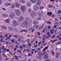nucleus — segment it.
Returning a JSON list of instances; mask_svg holds the SVG:
<instances>
[{
    "instance_id": "obj_4",
    "label": "nucleus",
    "mask_w": 61,
    "mask_h": 61,
    "mask_svg": "<svg viewBox=\"0 0 61 61\" xmlns=\"http://www.w3.org/2000/svg\"><path fill=\"white\" fill-rule=\"evenodd\" d=\"M39 8L36 5H34L33 6V9L35 11H37L38 10Z\"/></svg>"
},
{
    "instance_id": "obj_1",
    "label": "nucleus",
    "mask_w": 61,
    "mask_h": 61,
    "mask_svg": "<svg viewBox=\"0 0 61 61\" xmlns=\"http://www.w3.org/2000/svg\"><path fill=\"white\" fill-rule=\"evenodd\" d=\"M31 20V19L30 18H26V20L24 21L23 23L21 25V26H22L23 27H27L29 26L32 24V23L30 21Z\"/></svg>"
},
{
    "instance_id": "obj_52",
    "label": "nucleus",
    "mask_w": 61,
    "mask_h": 61,
    "mask_svg": "<svg viewBox=\"0 0 61 61\" xmlns=\"http://www.w3.org/2000/svg\"><path fill=\"white\" fill-rule=\"evenodd\" d=\"M3 39H1L0 40V41L1 42H3Z\"/></svg>"
},
{
    "instance_id": "obj_13",
    "label": "nucleus",
    "mask_w": 61,
    "mask_h": 61,
    "mask_svg": "<svg viewBox=\"0 0 61 61\" xmlns=\"http://www.w3.org/2000/svg\"><path fill=\"white\" fill-rule=\"evenodd\" d=\"M30 1L32 3H35L37 1V0H30Z\"/></svg>"
},
{
    "instance_id": "obj_14",
    "label": "nucleus",
    "mask_w": 61,
    "mask_h": 61,
    "mask_svg": "<svg viewBox=\"0 0 61 61\" xmlns=\"http://www.w3.org/2000/svg\"><path fill=\"white\" fill-rule=\"evenodd\" d=\"M5 22L7 23H9V19H7L5 20Z\"/></svg>"
},
{
    "instance_id": "obj_15",
    "label": "nucleus",
    "mask_w": 61,
    "mask_h": 61,
    "mask_svg": "<svg viewBox=\"0 0 61 61\" xmlns=\"http://www.w3.org/2000/svg\"><path fill=\"white\" fill-rule=\"evenodd\" d=\"M1 28H2V29H6L7 28L6 26H2L1 27Z\"/></svg>"
},
{
    "instance_id": "obj_16",
    "label": "nucleus",
    "mask_w": 61,
    "mask_h": 61,
    "mask_svg": "<svg viewBox=\"0 0 61 61\" xmlns=\"http://www.w3.org/2000/svg\"><path fill=\"white\" fill-rule=\"evenodd\" d=\"M52 15V13L51 12H48L47 15H49L50 16L51 15Z\"/></svg>"
},
{
    "instance_id": "obj_20",
    "label": "nucleus",
    "mask_w": 61,
    "mask_h": 61,
    "mask_svg": "<svg viewBox=\"0 0 61 61\" xmlns=\"http://www.w3.org/2000/svg\"><path fill=\"white\" fill-rule=\"evenodd\" d=\"M54 30L53 29H51V30L50 32L51 34H52L54 33Z\"/></svg>"
},
{
    "instance_id": "obj_54",
    "label": "nucleus",
    "mask_w": 61,
    "mask_h": 61,
    "mask_svg": "<svg viewBox=\"0 0 61 61\" xmlns=\"http://www.w3.org/2000/svg\"><path fill=\"white\" fill-rule=\"evenodd\" d=\"M2 50H3V49H4V46H2Z\"/></svg>"
},
{
    "instance_id": "obj_21",
    "label": "nucleus",
    "mask_w": 61,
    "mask_h": 61,
    "mask_svg": "<svg viewBox=\"0 0 61 61\" xmlns=\"http://www.w3.org/2000/svg\"><path fill=\"white\" fill-rule=\"evenodd\" d=\"M27 5L28 6H30V3L29 2H28L27 3Z\"/></svg>"
},
{
    "instance_id": "obj_30",
    "label": "nucleus",
    "mask_w": 61,
    "mask_h": 61,
    "mask_svg": "<svg viewBox=\"0 0 61 61\" xmlns=\"http://www.w3.org/2000/svg\"><path fill=\"white\" fill-rule=\"evenodd\" d=\"M2 3H3V1L1 0H0V5H1L2 4Z\"/></svg>"
},
{
    "instance_id": "obj_8",
    "label": "nucleus",
    "mask_w": 61,
    "mask_h": 61,
    "mask_svg": "<svg viewBox=\"0 0 61 61\" xmlns=\"http://www.w3.org/2000/svg\"><path fill=\"white\" fill-rule=\"evenodd\" d=\"M41 1L40 0H38L37 2V5H41Z\"/></svg>"
},
{
    "instance_id": "obj_51",
    "label": "nucleus",
    "mask_w": 61,
    "mask_h": 61,
    "mask_svg": "<svg viewBox=\"0 0 61 61\" xmlns=\"http://www.w3.org/2000/svg\"><path fill=\"white\" fill-rule=\"evenodd\" d=\"M4 51H6V49L5 48L4 50Z\"/></svg>"
},
{
    "instance_id": "obj_60",
    "label": "nucleus",
    "mask_w": 61,
    "mask_h": 61,
    "mask_svg": "<svg viewBox=\"0 0 61 61\" xmlns=\"http://www.w3.org/2000/svg\"><path fill=\"white\" fill-rule=\"evenodd\" d=\"M37 19L38 20H41V18H39Z\"/></svg>"
},
{
    "instance_id": "obj_53",
    "label": "nucleus",
    "mask_w": 61,
    "mask_h": 61,
    "mask_svg": "<svg viewBox=\"0 0 61 61\" xmlns=\"http://www.w3.org/2000/svg\"><path fill=\"white\" fill-rule=\"evenodd\" d=\"M2 9H3V10H6V9L5 8H3Z\"/></svg>"
},
{
    "instance_id": "obj_50",
    "label": "nucleus",
    "mask_w": 61,
    "mask_h": 61,
    "mask_svg": "<svg viewBox=\"0 0 61 61\" xmlns=\"http://www.w3.org/2000/svg\"><path fill=\"white\" fill-rule=\"evenodd\" d=\"M51 53H52L53 55H54V52L53 51H51Z\"/></svg>"
},
{
    "instance_id": "obj_26",
    "label": "nucleus",
    "mask_w": 61,
    "mask_h": 61,
    "mask_svg": "<svg viewBox=\"0 0 61 61\" xmlns=\"http://www.w3.org/2000/svg\"><path fill=\"white\" fill-rule=\"evenodd\" d=\"M44 26V25H41V26L40 28H39V29L40 30V29H42V28H43V27Z\"/></svg>"
},
{
    "instance_id": "obj_11",
    "label": "nucleus",
    "mask_w": 61,
    "mask_h": 61,
    "mask_svg": "<svg viewBox=\"0 0 61 61\" xmlns=\"http://www.w3.org/2000/svg\"><path fill=\"white\" fill-rule=\"evenodd\" d=\"M59 53L57 52L56 53V58H58L59 57Z\"/></svg>"
},
{
    "instance_id": "obj_5",
    "label": "nucleus",
    "mask_w": 61,
    "mask_h": 61,
    "mask_svg": "<svg viewBox=\"0 0 61 61\" xmlns=\"http://www.w3.org/2000/svg\"><path fill=\"white\" fill-rule=\"evenodd\" d=\"M14 16H15V14L13 13H12L10 15V17L11 18H12Z\"/></svg>"
},
{
    "instance_id": "obj_36",
    "label": "nucleus",
    "mask_w": 61,
    "mask_h": 61,
    "mask_svg": "<svg viewBox=\"0 0 61 61\" xmlns=\"http://www.w3.org/2000/svg\"><path fill=\"white\" fill-rule=\"evenodd\" d=\"M46 23H47V24H51V22L50 21H47Z\"/></svg>"
},
{
    "instance_id": "obj_38",
    "label": "nucleus",
    "mask_w": 61,
    "mask_h": 61,
    "mask_svg": "<svg viewBox=\"0 0 61 61\" xmlns=\"http://www.w3.org/2000/svg\"><path fill=\"white\" fill-rule=\"evenodd\" d=\"M39 27V25H36V28H38Z\"/></svg>"
},
{
    "instance_id": "obj_31",
    "label": "nucleus",
    "mask_w": 61,
    "mask_h": 61,
    "mask_svg": "<svg viewBox=\"0 0 61 61\" xmlns=\"http://www.w3.org/2000/svg\"><path fill=\"white\" fill-rule=\"evenodd\" d=\"M60 13H61V10H60L58 11L57 12V14H60Z\"/></svg>"
},
{
    "instance_id": "obj_56",
    "label": "nucleus",
    "mask_w": 61,
    "mask_h": 61,
    "mask_svg": "<svg viewBox=\"0 0 61 61\" xmlns=\"http://www.w3.org/2000/svg\"><path fill=\"white\" fill-rule=\"evenodd\" d=\"M38 35H39V36L40 35V32H38Z\"/></svg>"
},
{
    "instance_id": "obj_34",
    "label": "nucleus",
    "mask_w": 61,
    "mask_h": 61,
    "mask_svg": "<svg viewBox=\"0 0 61 61\" xmlns=\"http://www.w3.org/2000/svg\"><path fill=\"white\" fill-rule=\"evenodd\" d=\"M27 41L28 43H29L30 42V40L29 39H27Z\"/></svg>"
},
{
    "instance_id": "obj_37",
    "label": "nucleus",
    "mask_w": 61,
    "mask_h": 61,
    "mask_svg": "<svg viewBox=\"0 0 61 61\" xmlns=\"http://www.w3.org/2000/svg\"><path fill=\"white\" fill-rule=\"evenodd\" d=\"M28 56H32V54H28Z\"/></svg>"
},
{
    "instance_id": "obj_28",
    "label": "nucleus",
    "mask_w": 61,
    "mask_h": 61,
    "mask_svg": "<svg viewBox=\"0 0 61 61\" xmlns=\"http://www.w3.org/2000/svg\"><path fill=\"white\" fill-rule=\"evenodd\" d=\"M40 17H41L42 16V14H41V13L40 12L38 13Z\"/></svg>"
},
{
    "instance_id": "obj_47",
    "label": "nucleus",
    "mask_w": 61,
    "mask_h": 61,
    "mask_svg": "<svg viewBox=\"0 0 61 61\" xmlns=\"http://www.w3.org/2000/svg\"><path fill=\"white\" fill-rule=\"evenodd\" d=\"M46 45H47V43H45L43 45V46H46Z\"/></svg>"
},
{
    "instance_id": "obj_49",
    "label": "nucleus",
    "mask_w": 61,
    "mask_h": 61,
    "mask_svg": "<svg viewBox=\"0 0 61 61\" xmlns=\"http://www.w3.org/2000/svg\"><path fill=\"white\" fill-rule=\"evenodd\" d=\"M6 51L7 52H9V50L8 49H7L6 50Z\"/></svg>"
},
{
    "instance_id": "obj_42",
    "label": "nucleus",
    "mask_w": 61,
    "mask_h": 61,
    "mask_svg": "<svg viewBox=\"0 0 61 61\" xmlns=\"http://www.w3.org/2000/svg\"><path fill=\"white\" fill-rule=\"evenodd\" d=\"M3 60V58L1 57L0 58V61H2Z\"/></svg>"
},
{
    "instance_id": "obj_9",
    "label": "nucleus",
    "mask_w": 61,
    "mask_h": 61,
    "mask_svg": "<svg viewBox=\"0 0 61 61\" xmlns=\"http://www.w3.org/2000/svg\"><path fill=\"white\" fill-rule=\"evenodd\" d=\"M24 19V17L23 16H22L18 19V21L19 22H20L21 21V20H23Z\"/></svg>"
},
{
    "instance_id": "obj_35",
    "label": "nucleus",
    "mask_w": 61,
    "mask_h": 61,
    "mask_svg": "<svg viewBox=\"0 0 61 61\" xmlns=\"http://www.w3.org/2000/svg\"><path fill=\"white\" fill-rule=\"evenodd\" d=\"M43 8H44V7H43V6L41 7H40V9L41 10L43 9Z\"/></svg>"
},
{
    "instance_id": "obj_59",
    "label": "nucleus",
    "mask_w": 61,
    "mask_h": 61,
    "mask_svg": "<svg viewBox=\"0 0 61 61\" xmlns=\"http://www.w3.org/2000/svg\"><path fill=\"white\" fill-rule=\"evenodd\" d=\"M21 40V39H18L17 41H20Z\"/></svg>"
},
{
    "instance_id": "obj_22",
    "label": "nucleus",
    "mask_w": 61,
    "mask_h": 61,
    "mask_svg": "<svg viewBox=\"0 0 61 61\" xmlns=\"http://www.w3.org/2000/svg\"><path fill=\"white\" fill-rule=\"evenodd\" d=\"M61 44V41H59L58 43H56V45H60V44Z\"/></svg>"
},
{
    "instance_id": "obj_62",
    "label": "nucleus",
    "mask_w": 61,
    "mask_h": 61,
    "mask_svg": "<svg viewBox=\"0 0 61 61\" xmlns=\"http://www.w3.org/2000/svg\"><path fill=\"white\" fill-rule=\"evenodd\" d=\"M48 28L49 29H50L51 28V27L50 26H49L48 27Z\"/></svg>"
},
{
    "instance_id": "obj_3",
    "label": "nucleus",
    "mask_w": 61,
    "mask_h": 61,
    "mask_svg": "<svg viewBox=\"0 0 61 61\" xmlns=\"http://www.w3.org/2000/svg\"><path fill=\"white\" fill-rule=\"evenodd\" d=\"M12 23L13 24V26L14 27H15L17 25H19V23L16 20H13V21Z\"/></svg>"
},
{
    "instance_id": "obj_27",
    "label": "nucleus",
    "mask_w": 61,
    "mask_h": 61,
    "mask_svg": "<svg viewBox=\"0 0 61 61\" xmlns=\"http://www.w3.org/2000/svg\"><path fill=\"white\" fill-rule=\"evenodd\" d=\"M9 29L10 30H12L13 29L12 28V27L9 26Z\"/></svg>"
},
{
    "instance_id": "obj_29",
    "label": "nucleus",
    "mask_w": 61,
    "mask_h": 61,
    "mask_svg": "<svg viewBox=\"0 0 61 61\" xmlns=\"http://www.w3.org/2000/svg\"><path fill=\"white\" fill-rule=\"evenodd\" d=\"M5 5L6 6H8V3H6L5 4Z\"/></svg>"
},
{
    "instance_id": "obj_23",
    "label": "nucleus",
    "mask_w": 61,
    "mask_h": 61,
    "mask_svg": "<svg viewBox=\"0 0 61 61\" xmlns=\"http://www.w3.org/2000/svg\"><path fill=\"white\" fill-rule=\"evenodd\" d=\"M15 5L14 4H13L11 6V8H15Z\"/></svg>"
},
{
    "instance_id": "obj_45",
    "label": "nucleus",
    "mask_w": 61,
    "mask_h": 61,
    "mask_svg": "<svg viewBox=\"0 0 61 61\" xmlns=\"http://www.w3.org/2000/svg\"><path fill=\"white\" fill-rule=\"evenodd\" d=\"M12 5V3H8V5Z\"/></svg>"
},
{
    "instance_id": "obj_46",
    "label": "nucleus",
    "mask_w": 61,
    "mask_h": 61,
    "mask_svg": "<svg viewBox=\"0 0 61 61\" xmlns=\"http://www.w3.org/2000/svg\"><path fill=\"white\" fill-rule=\"evenodd\" d=\"M28 12H30L31 11V10L30 9H29L28 10Z\"/></svg>"
},
{
    "instance_id": "obj_10",
    "label": "nucleus",
    "mask_w": 61,
    "mask_h": 61,
    "mask_svg": "<svg viewBox=\"0 0 61 61\" xmlns=\"http://www.w3.org/2000/svg\"><path fill=\"white\" fill-rule=\"evenodd\" d=\"M44 57L45 59H46L48 58V54H46L44 56Z\"/></svg>"
},
{
    "instance_id": "obj_25",
    "label": "nucleus",
    "mask_w": 61,
    "mask_h": 61,
    "mask_svg": "<svg viewBox=\"0 0 61 61\" xmlns=\"http://www.w3.org/2000/svg\"><path fill=\"white\" fill-rule=\"evenodd\" d=\"M20 3L22 4H25V1L24 0H23Z\"/></svg>"
},
{
    "instance_id": "obj_39",
    "label": "nucleus",
    "mask_w": 61,
    "mask_h": 61,
    "mask_svg": "<svg viewBox=\"0 0 61 61\" xmlns=\"http://www.w3.org/2000/svg\"><path fill=\"white\" fill-rule=\"evenodd\" d=\"M44 61H51V60L49 59H48Z\"/></svg>"
},
{
    "instance_id": "obj_33",
    "label": "nucleus",
    "mask_w": 61,
    "mask_h": 61,
    "mask_svg": "<svg viewBox=\"0 0 61 61\" xmlns=\"http://www.w3.org/2000/svg\"><path fill=\"white\" fill-rule=\"evenodd\" d=\"M48 7L49 8H51L52 7V5H50L48 6Z\"/></svg>"
},
{
    "instance_id": "obj_63",
    "label": "nucleus",
    "mask_w": 61,
    "mask_h": 61,
    "mask_svg": "<svg viewBox=\"0 0 61 61\" xmlns=\"http://www.w3.org/2000/svg\"><path fill=\"white\" fill-rule=\"evenodd\" d=\"M32 50L33 51H34L36 50L35 49H32Z\"/></svg>"
},
{
    "instance_id": "obj_24",
    "label": "nucleus",
    "mask_w": 61,
    "mask_h": 61,
    "mask_svg": "<svg viewBox=\"0 0 61 61\" xmlns=\"http://www.w3.org/2000/svg\"><path fill=\"white\" fill-rule=\"evenodd\" d=\"M27 32V31L26 30H22L20 31V32Z\"/></svg>"
},
{
    "instance_id": "obj_64",
    "label": "nucleus",
    "mask_w": 61,
    "mask_h": 61,
    "mask_svg": "<svg viewBox=\"0 0 61 61\" xmlns=\"http://www.w3.org/2000/svg\"><path fill=\"white\" fill-rule=\"evenodd\" d=\"M19 37H20V38H23V37L21 36H20Z\"/></svg>"
},
{
    "instance_id": "obj_40",
    "label": "nucleus",
    "mask_w": 61,
    "mask_h": 61,
    "mask_svg": "<svg viewBox=\"0 0 61 61\" xmlns=\"http://www.w3.org/2000/svg\"><path fill=\"white\" fill-rule=\"evenodd\" d=\"M61 16V14H60L59 15H58V17H60Z\"/></svg>"
},
{
    "instance_id": "obj_44",
    "label": "nucleus",
    "mask_w": 61,
    "mask_h": 61,
    "mask_svg": "<svg viewBox=\"0 0 61 61\" xmlns=\"http://www.w3.org/2000/svg\"><path fill=\"white\" fill-rule=\"evenodd\" d=\"M27 59V58H25V59H24V60L22 61H26V60Z\"/></svg>"
},
{
    "instance_id": "obj_17",
    "label": "nucleus",
    "mask_w": 61,
    "mask_h": 61,
    "mask_svg": "<svg viewBox=\"0 0 61 61\" xmlns=\"http://www.w3.org/2000/svg\"><path fill=\"white\" fill-rule=\"evenodd\" d=\"M45 52H44L43 53H41L40 54V56H42L43 55V54H44V55H45L47 53V52H46V51H45Z\"/></svg>"
},
{
    "instance_id": "obj_48",
    "label": "nucleus",
    "mask_w": 61,
    "mask_h": 61,
    "mask_svg": "<svg viewBox=\"0 0 61 61\" xmlns=\"http://www.w3.org/2000/svg\"><path fill=\"white\" fill-rule=\"evenodd\" d=\"M55 36H54V35H53L52 36V38H55Z\"/></svg>"
},
{
    "instance_id": "obj_55",
    "label": "nucleus",
    "mask_w": 61,
    "mask_h": 61,
    "mask_svg": "<svg viewBox=\"0 0 61 61\" xmlns=\"http://www.w3.org/2000/svg\"><path fill=\"white\" fill-rule=\"evenodd\" d=\"M51 16L52 17H55V15H52Z\"/></svg>"
},
{
    "instance_id": "obj_57",
    "label": "nucleus",
    "mask_w": 61,
    "mask_h": 61,
    "mask_svg": "<svg viewBox=\"0 0 61 61\" xmlns=\"http://www.w3.org/2000/svg\"><path fill=\"white\" fill-rule=\"evenodd\" d=\"M26 51H28V52H29V49H27V50H26Z\"/></svg>"
},
{
    "instance_id": "obj_7",
    "label": "nucleus",
    "mask_w": 61,
    "mask_h": 61,
    "mask_svg": "<svg viewBox=\"0 0 61 61\" xmlns=\"http://www.w3.org/2000/svg\"><path fill=\"white\" fill-rule=\"evenodd\" d=\"M21 10L22 11H24L25 10V6H22L21 7Z\"/></svg>"
},
{
    "instance_id": "obj_61",
    "label": "nucleus",
    "mask_w": 61,
    "mask_h": 61,
    "mask_svg": "<svg viewBox=\"0 0 61 61\" xmlns=\"http://www.w3.org/2000/svg\"><path fill=\"white\" fill-rule=\"evenodd\" d=\"M56 25H54V28H56Z\"/></svg>"
},
{
    "instance_id": "obj_19",
    "label": "nucleus",
    "mask_w": 61,
    "mask_h": 61,
    "mask_svg": "<svg viewBox=\"0 0 61 61\" xmlns=\"http://www.w3.org/2000/svg\"><path fill=\"white\" fill-rule=\"evenodd\" d=\"M49 47L48 46H47L46 47H45L43 49V51H45V50H46V49H47Z\"/></svg>"
},
{
    "instance_id": "obj_32",
    "label": "nucleus",
    "mask_w": 61,
    "mask_h": 61,
    "mask_svg": "<svg viewBox=\"0 0 61 61\" xmlns=\"http://www.w3.org/2000/svg\"><path fill=\"white\" fill-rule=\"evenodd\" d=\"M37 23V22L36 21H34L33 23V24L34 25H36Z\"/></svg>"
},
{
    "instance_id": "obj_18",
    "label": "nucleus",
    "mask_w": 61,
    "mask_h": 61,
    "mask_svg": "<svg viewBox=\"0 0 61 61\" xmlns=\"http://www.w3.org/2000/svg\"><path fill=\"white\" fill-rule=\"evenodd\" d=\"M15 5L16 7H19L20 6V5L17 3H15Z\"/></svg>"
},
{
    "instance_id": "obj_12",
    "label": "nucleus",
    "mask_w": 61,
    "mask_h": 61,
    "mask_svg": "<svg viewBox=\"0 0 61 61\" xmlns=\"http://www.w3.org/2000/svg\"><path fill=\"white\" fill-rule=\"evenodd\" d=\"M2 15L4 17H8V15L7 14H3Z\"/></svg>"
},
{
    "instance_id": "obj_43",
    "label": "nucleus",
    "mask_w": 61,
    "mask_h": 61,
    "mask_svg": "<svg viewBox=\"0 0 61 61\" xmlns=\"http://www.w3.org/2000/svg\"><path fill=\"white\" fill-rule=\"evenodd\" d=\"M32 29L33 28H30L29 29V30H32Z\"/></svg>"
},
{
    "instance_id": "obj_41",
    "label": "nucleus",
    "mask_w": 61,
    "mask_h": 61,
    "mask_svg": "<svg viewBox=\"0 0 61 61\" xmlns=\"http://www.w3.org/2000/svg\"><path fill=\"white\" fill-rule=\"evenodd\" d=\"M11 41L12 43H14L15 42V40H11Z\"/></svg>"
},
{
    "instance_id": "obj_2",
    "label": "nucleus",
    "mask_w": 61,
    "mask_h": 61,
    "mask_svg": "<svg viewBox=\"0 0 61 61\" xmlns=\"http://www.w3.org/2000/svg\"><path fill=\"white\" fill-rule=\"evenodd\" d=\"M15 12L16 15L17 16H19L21 15L20 10L19 9H18L16 10H15Z\"/></svg>"
},
{
    "instance_id": "obj_58",
    "label": "nucleus",
    "mask_w": 61,
    "mask_h": 61,
    "mask_svg": "<svg viewBox=\"0 0 61 61\" xmlns=\"http://www.w3.org/2000/svg\"><path fill=\"white\" fill-rule=\"evenodd\" d=\"M28 45L29 46H31V44L29 43L28 44Z\"/></svg>"
},
{
    "instance_id": "obj_6",
    "label": "nucleus",
    "mask_w": 61,
    "mask_h": 61,
    "mask_svg": "<svg viewBox=\"0 0 61 61\" xmlns=\"http://www.w3.org/2000/svg\"><path fill=\"white\" fill-rule=\"evenodd\" d=\"M30 15L31 17L32 18H34V17H35V14H34V12L31 13Z\"/></svg>"
}]
</instances>
